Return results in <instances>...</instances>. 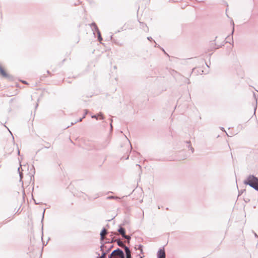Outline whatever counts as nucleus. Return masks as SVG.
<instances>
[{"label":"nucleus","mask_w":258,"mask_h":258,"mask_svg":"<svg viewBox=\"0 0 258 258\" xmlns=\"http://www.w3.org/2000/svg\"><path fill=\"white\" fill-rule=\"evenodd\" d=\"M245 184H248L258 190V178L253 175H249L244 181Z\"/></svg>","instance_id":"nucleus-1"},{"label":"nucleus","mask_w":258,"mask_h":258,"mask_svg":"<svg viewBox=\"0 0 258 258\" xmlns=\"http://www.w3.org/2000/svg\"><path fill=\"white\" fill-rule=\"evenodd\" d=\"M116 241L117 244L119 246L124 247L125 252L126 253V258H131V254L130 249L127 246H125L123 242L120 240H117Z\"/></svg>","instance_id":"nucleus-2"},{"label":"nucleus","mask_w":258,"mask_h":258,"mask_svg":"<svg viewBox=\"0 0 258 258\" xmlns=\"http://www.w3.org/2000/svg\"><path fill=\"white\" fill-rule=\"evenodd\" d=\"M112 256H116L115 258H124L123 251L119 249L113 251Z\"/></svg>","instance_id":"nucleus-3"},{"label":"nucleus","mask_w":258,"mask_h":258,"mask_svg":"<svg viewBox=\"0 0 258 258\" xmlns=\"http://www.w3.org/2000/svg\"><path fill=\"white\" fill-rule=\"evenodd\" d=\"M119 233L125 238L129 240L131 237L129 236L126 235L125 233V230L124 228L121 227L118 229Z\"/></svg>","instance_id":"nucleus-4"},{"label":"nucleus","mask_w":258,"mask_h":258,"mask_svg":"<svg viewBox=\"0 0 258 258\" xmlns=\"http://www.w3.org/2000/svg\"><path fill=\"white\" fill-rule=\"evenodd\" d=\"M158 258H165V252L164 249H161L158 251Z\"/></svg>","instance_id":"nucleus-5"},{"label":"nucleus","mask_w":258,"mask_h":258,"mask_svg":"<svg viewBox=\"0 0 258 258\" xmlns=\"http://www.w3.org/2000/svg\"><path fill=\"white\" fill-rule=\"evenodd\" d=\"M0 74L4 77H8V74L5 69L0 64Z\"/></svg>","instance_id":"nucleus-6"},{"label":"nucleus","mask_w":258,"mask_h":258,"mask_svg":"<svg viewBox=\"0 0 258 258\" xmlns=\"http://www.w3.org/2000/svg\"><path fill=\"white\" fill-rule=\"evenodd\" d=\"M107 232L105 229H103L100 233L101 240L103 241L104 239L105 236L107 234Z\"/></svg>","instance_id":"nucleus-7"},{"label":"nucleus","mask_w":258,"mask_h":258,"mask_svg":"<svg viewBox=\"0 0 258 258\" xmlns=\"http://www.w3.org/2000/svg\"><path fill=\"white\" fill-rule=\"evenodd\" d=\"M93 118H95L96 119H103V115L100 113L97 115L92 116Z\"/></svg>","instance_id":"nucleus-8"},{"label":"nucleus","mask_w":258,"mask_h":258,"mask_svg":"<svg viewBox=\"0 0 258 258\" xmlns=\"http://www.w3.org/2000/svg\"><path fill=\"white\" fill-rule=\"evenodd\" d=\"M107 199H118V198L113 197V196H110V197H108L107 198Z\"/></svg>","instance_id":"nucleus-9"},{"label":"nucleus","mask_w":258,"mask_h":258,"mask_svg":"<svg viewBox=\"0 0 258 258\" xmlns=\"http://www.w3.org/2000/svg\"><path fill=\"white\" fill-rule=\"evenodd\" d=\"M22 83L24 84H26V85H28L29 83H27L26 81H24V80H21L20 81Z\"/></svg>","instance_id":"nucleus-10"},{"label":"nucleus","mask_w":258,"mask_h":258,"mask_svg":"<svg viewBox=\"0 0 258 258\" xmlns=\"http://www.w3.org/2000/svg\"><path fill=\"white\" fill-rule=\"evenodd\" d=\"M105 253H103V254L99 258H105Z\"/></svg>","instance_id":"nucleus-11"},{"label":"nucleus","mask_w":258,"mask_h":258,"mask_svg":"<svg viewBox=\"0 0 258 258\" xmlns=\"http://www.w3.org/2000/svg\"><path fill=\"white\" fill-rule=\"evenodd\" d=\"M115 256H112V253H111L109 258H115Z\"/></svg>","instance_id":"nucleus-12"}]
</instances>
